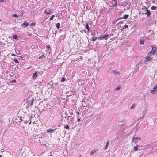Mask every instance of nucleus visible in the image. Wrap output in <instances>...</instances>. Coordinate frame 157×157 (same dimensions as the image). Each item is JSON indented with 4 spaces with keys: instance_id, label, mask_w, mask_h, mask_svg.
<instances>
[{
    "instance_id": "1",
    "label": "nucleus",
    "mask_w": 157,
    "mask_h": 157,
    "mask_svg": "<svg viewBox=\"0 0 157 157\" xmlns=\"http://www.w3.org/2000/svg\"><path fill=\"white\" fill-rule=\"evenodd\" d=\"M35 101V99L34 98H33L31 100H29L28 99L27 101V103L28 104V105L29 106H30L32 105L33 103Z\"/></svg>"
},
{
    "instance_id": "2",
    "label": "nucleus",
    "mask_w": 157,
    "mask_h": 157,
    "mask_svg": "<svg viewBox=\"0 0 157 157\" xmlns=\"http://www.w3.org/2000/svg\"><path fill=\"white\" fill-rule=\"evenodd\" d=\"M52 12V10L49 8H47L45 10V13L46 14L48 15L50 14Z\"/></svg>"
},
{
    "instance_id": "3",
    "label": "nucleus",
    "mask_w": 157,
    "mask_h": 157,
    "mask_svg": "<svg viewBox=\"0 0 157 157\" xmlns=\"http://www.w3.org/2000/svg\"><path fill=\"white\" fill-rule=\"evenodd\" d=\"M145 12L143 13V14H145V15H146L147 17H150L151 14V13L150 12V11L149 10H148L146 7L145 8Z\"/></svg>"
},
{
    "instance_id": "4",
    "label": "nucleus",
    "mask_w": 157,
    "mask_h": 157,
    "mask_svg": "<svg viewBox=\"0 0 157 157\" xmlns=\"http://www.w3.org/2000/svg\"><path fill=\"white\" fill-rule=\"evenodd\" d=\"M117 2L116 0H112L111 2V3L112 4V5L111 6H116L117 5Z\"/></svg>"
},
{
    "instance_id": "5",
    "label": "nucleus",
    "mask_w": 157,
    "mask_h": 157,
    "mask_svg": "<svg viewBox=\"0 0 157 157\" xmlns=\"http://www.w3.org/2000/svg\"><path fill=\"white\" fill-rule=\"evenodd\" d=\"M155 93H157V86L154 87L153 90H151V93L154 94Z\"/></svg>"
},
{
    "instance_id": "6",
    "label": "nucleus",
    "mask_w": 157,
    "mask_h": 157,
    "mask_svg": "<svg viewBox=\"0 0 157 157\" xmlns=\"http://www.w3.org/2000/svg\"><path fill=\"white\" fill-rule=\"evenodd\" d=\"M109 37L108 35H105L102 36H100V39L102 40V39H104L105 40L108 39V38Z\"/></svg>"
},
{
    "instance_id": "7",
    "label": "nucleus",
    "mask_w": 157,
    "mask_h": 157,
    "mask_svg": "<svg viewBox=\"0 0 157 157\" xmlns=\"http://www.w3.org/2000/svg\"><path fill=\"white\" fill-rule=\"evenodd\" d=\"M152 58L151 57V56H147L145 57V59L146 62H148L151 60Z\"/></svg>"
},
{
    "instance_id": "8",
    "label": "nucleus",
    "mask_w": 157,
    "mask_h": 157,
    "mask_svg": "<svg viewBox=\"0 0 157 157\" xmlns=\"http://www.w3.org/2000/svg\"><path fill=\"white\" fill-rule=\"evenodd\" d=\"M29 25V23L28 22H27L25 21L24 23L22 24L21 25V26L22 27H26L28 26Z\"/></svg>"
},
{
    "instance_id": "9",
    "label": "nucleus",
    "mask_w": 157,
    "mask_h": 157,
    "mask_svg": "<svg viewBox=\"0 0 157 157\" xmlns=\"http://www.w3.org/2000/svg\"><path fill=\"white\" fill-rule=\"evenodd\" d=\"M155 54V53L152 51H151L149 52L147 54V55L148 56H151L152 55H154Z\"/></svg>"
},
{
    "instance_id": "10",
    "label": "nucleus",
    "mask_w": 157,
    "mask_h": 157,
    "mask_svg": "<svg viewBox=\"0 0 157 157\" xmlns=\"http://www.w3.org/2000/svg\"><path fill=\"white\" fill-rule=\"evenodd\" d=\"M151 47L152 48V50L151 51H152L153 52H154L155 53L156 51V46H154V45H151Z\"/></svg>"
},
{
    "instance_id": "11",
    "label": "nucleus",
    "mask_w": 157,
    "mask_h": 157,
    "mask_svg": "<svg viewBox=\"0 0 157 157\" xmlns=\"http://www.w3.org/2000/svg\"><path fill=\"white\" fill-rule=\"evenodd\" d=\"M37 76V72L36 71L33 74L32 78H36Z\"/></svg>"
},
{
    "instance_id": "12",
    "label": "nucleus",
    "mask_w": 157,
    "mask_h": 157,
    "mask_svg": "<svg viewBox=\"0 0 157 157\" xmlns=\"http://www.w3.org/2000/svg\"><path fill=\"white\" fill-rule=\"evenodd\" d=\"M129 15H128L126 14L124 15L123 16V17L122 18L126 19H127Z\"/></svg>"
},
{
    "instance_id": "13",
    "label": "nucleus",
    "mask_w": 157,
    "mask_h": 157,
    "mask_svg": "<svg viewBox=\"0 0 157 157\" xmlns=\"http://www.w3.org/2000/svg\"><path fill=\"white\" fill-rule=\"evenodd\" d=\"M96 152V150L95 149H94L90 153V155H91L95 153Z\"/></svg>"
},
{
    "instance_id": "14",
    "label": "nucleus",
    "mask_w": 157,
    "mask_h": 157,
    "mask_svg": "<svg viewBox=\"0 0 157 157\" xmlns=\"http://www.w3.org/2000/svg\"><path fill=\"white\" fill-rule=\"evenodd\" d=\"M60 24L59 23H57L56 25V27H57V29H59V28H60Z\"/></svg>"
},
{
    "instance_id": "15",
    "label": "nucleus",
    "mask_w": 157,
    "mask_h": 157,
    "mask_svg": "<svg viewBox=\"0 0 157 157\" xmlns=\"http://www.w3.org/2000/svg\"><path fill=\"white\" fill-rule=\"evenodd\" d=\"M54 131V130L52 129H49L47 130V132H50L51 133H52Z\"/></svg>"
},
{
    "instance_id": "16",
    "label": "nucleus",
    "mask_w": 157,
    "mask_h": 157,
    "mask_svg": "<svg viewBox=\"0 0 157 157\" xmlns=\"http://www.w3.org/2000/svg\"><path fill=\"white\" fill-rule=\"evenodd\" d=\"M13 38H14L15 39H17L18 38V36L17 35L15 34V35H13Z\"/></svg>"
},
{
    "instance_id": "17",
    "label": "nucleus",
    "mask_w": 157,
    "mask_h": 157,
    "mask_svg": "<svg viewBox=\"0 0 157 157\" xmlns=\"http://www.w3.org/2000/svg\"><path fill=\"white\" fill-rule=\"evenodd\" d=\"M144 40H140V44L141 45H143L144 43Z\"/></svg>"
},
{
    "instance_id": "18",
    "label": "nucleus",
    "mask_w": 157,
    "mask_h": 157,
    "mask_svg": "<svg viewBox=\"0 0 157 157\" xmlns=\"http://www.w3.org/2000/svg\"><path fill=\"white\" fill-rule=\"evenodd\" d=\"M86 29L89 32V26L88 25V24L87 23H86Z\"/></svg>"
},
{
    "instance_id": "19",
    "label": "nucleus",
    "mask_w": 157,
    "mask_h": 157,
    "mask_svg": "<svg viewBox=\"0 0 157 157\" xmlns=\"http://www.w3.org/2000/svg\"><path fill=\"white\" fill-rule=\"evenodd\" d=\"M109 144V141H108L107 142V143L106 144V146H105V149H106L107 148V147L108 146Z\"/></svg>"
},
{
    "instance_id": "20",
    "label": "nucleus",
    "mask_w": 157,
    "mask_h": 157,
    "mask_svg": "<svg viewBox=\"0 0 157 157\" xmlns=\"http://www.w3.org/2000/svg\"><path fill=\"white\" fill-rule=\"evenodd\" d=\"M137 139L140 140L141 138L140 137H136L133 138V140H137Z\"/></svg>"
},
{
    "instance_id": "21",
    "label": "nucleus",
    "mask_w": 157,
    "mask_h": 157,
    "mask_svg": "<svg viewBox=\"0 0 157 157\" xmlns=\"http://www.w3.org/2000/svg\"><path fill=\"white\" fill-rule=\"evenodd\" d=\"M55 17V15H52L51 17L49 19V21L52 20L53 19L54 17Z\"/></svg>"
},
{
    "instance_id": "22",
    "label": "nucleus",
    "mask_w": 157,
    "mask_h": 157,
    "mask_svg": "<svg viewBox=\"0 0 157 157\" xmlns=\"http://www.w3.org/2000/svg\"><path fill=\"white\" fill-rule=\"evenodd\" d=\"M138 146L137 145V146L134 147L133 149L135 151H136L138 149V148L137 147Z\"/></svg>"
},
{
    "instance_id": "23",
    "label": "nucleus",
    "mask_w": 157,
    "mask_h": 157,
    "mask_svg": "<svg viewBox=\"0 0 157 157\" xmlns=\"http://www.w3.org/2000/svg\"><path fill=\"white\" fill-rule=\"evenodd\" d=\"M97 37H92V40L93 41H94L97 40Z\"/></svg>"
},
{
    "instance_id": "24",
    "label": "nucleus",
    "mask_w": 157,
    "mask_h": 157,
    "mask_svg": "<svg viewBox=\"0 0 157 157\" xmlns=\"http://www.w3.org/2000/svg\"><path fill=\"white\" fill-rule=\"evenodd\" d=\"M117 20H113L112 22V24H115V23H116L117 22Z\"/></svg>"
},
{
    "instance_id": "25",
    "label": "nucleus",
    "mask_w": 157,
    "mask_h": 157,
    "mask_svg": "<svg viewBox=\"0 0 157 157\" xmlns=\"http://www.w3.org/2000/svg\"><path fill=\"white\" fill-rule=\"evenodd\" d=\"M35 24L36 23H35L33 22L31 24L30 26L34 27L35 26Z\"/></svg>"
},
{
    "instance_id": "26",
    "label": "nucleus",
    "mask_w": 157,
    "mask_h": 157,
    "mask_svg": "<svg viewBox=\"0 0 157 157\" xmlns=\"http://www.w3.org/2000/svg\"><path fill=\"white\" fill-rule=\"evenodd\" d=\"M136 106V105L135 104H133L132 105V106L130 107V109H131L133 108H134Z\"/></svg>"
},
{
    "instance_id": "27",
    "label": "nucleus",
    "mask_w": 157,
    "mask_h": 157,
    "mask_svg": "<svg viewBox=\"0 0 157 157\" xmlns=\"http://www.w3.org/2000/svg\"><path fill=\"white\" fill-rule=\"evenodd\" d=\"M156 7L155 6H152L151 7V9L152 10H155V9H156Z\"/></svg>"
},
{
    "instance_id": "28",
    "label": "nucleus",
    "mask_w": 157,
    "mask_h": 157,
    "mask_svg": "<svg viewBox=\"0 0 157 157\" xmlns=\"http://www.w3.org/2000/svg\"><path fill=\"white\" fill-rule=\"evenodd\" d=\"M44 57V55H42L40 56L39 57V59H41V58H43Z\"/></svg>"
},
{
    "instance_id": "29",
    "label": "nucleus",
    "mask_w": 157,
    "mask_h": 157,
    "mask_svg": "<svg viewBox=\"0 0 157 157\" xmlns=\"http://www.w3.org/2000/svg\"><path fill=\"white\" fill-rule=\"evenodd\" d=\"M65 128L66 129L68 130L69 129V126H68V125H67L65 127Z\"/></svg>"
},
{
    "instance_id": "30",
    "label": "nucleus",
    "mask_w": 157,
    "mask_h": 157,
    "mask_svg": "<svg viewBox=\"0 0 157 157\" xmlns=\"http://www.w3.org/2000/svg\"><path fill=\"white\" fill-rule=\"evenodd\" d=\"M65 78L64 77H63L61 80V81L62 82H64L65 80Z\"/></svg>"
},
{
    "instance_id": "31",
    "label": "nucleus",
    "mask_w": 157,
    "mask_h": 157,
    "mask_svg": "<svg viewBox=\"0 0 157 157\" xmlns=\"http://www.w3.org/2000/svg\"><path fill=\"white\" fill-rule=\"evenodd\" d=\"M14 61L16 63H18L19 61L17 59H14Z\"/></svg>"
},
{
    "instance_id": "32",
    "label": "nucleus",
    "mask_w": 157,
    "mask_h": 157,
    "mask_svg": "<svg viewBox=\"0 0 157 157\" xmlns=\"http://www.w3.org/2000/svg\"><path fill=\"white\" fill-rule=\"evenodd\" d=\"M120 88L121 87L120 86H118L115 89L117 90H119L120 89Z\"/></svg>"
},
{
    "instance_id": "33",
    "label": "nucleus",
    "mask_w": 157,
    "mask_h": 157,
    "mask_svg": "<svg viewBox=\"0 0 157 157\" xmlns=\"http://www.w3.org/2000/svg\"><path fill=\"white\" fill-rule=\"evenodd\" d=\"M128 25H125L122 28V29H126V28H128Z\"/></svg>"
},
{
    "instance_id": "34",
    "label": "nucleus",
    "mask_w": 157,
    "mask_h": 157,
    "mask_svg": "<svg viewBox=\"0 0 157 157\" xmlns=\"http://www.w3.org/2000/svg\"><path fill=\"white\" fill-rule=\"evenodd\" d=\"M11 82H13V83H15V82H16V80H12V81H11Z\"/></svg>"
},
{
    "instance_id": "35",
    "label": "nucleus",
    "mask_w": 157,
    "mask_h": 157,
    "mask_svg": "<svg viewBox=\"0 0 157 157\" xmlns=\"http://www.w3.org/2000/svg\"><path fill=\"white\" fill-rule=\"evenodd\" d=\"M116 73H117V72H116V71L115 70H113L112 71V73H113L114 74H115Z\"/></svg>"
},
{
    "instance_id": "36",
    "label": "nucleus",
    "mask_w": 157,
    "mask_h": 157,
    "mask_svg": "<svg viewBox=\"0 0 157 157\" xmlns=\"http://www.w3.org/2000/svg\"><path fill=\"white\" fill-rule=\"evenodd\" d=\"M14 17H18V16L16 14H14L13 16Z\"/></svg>"
},
{
    "instance_id": "37",
    "label": "nucleus",
    "mask_w": 157,
    "mask_h": 157,
    "mask_svg": "<svg viewBox=\"0 0 157 157\" xmlns=\"http://www.w3.org/2000/svg\"><path fill=\"white\" fill-rule=\"evenodd\" d=\"M20 13L21 14H20V15H21V16H23V11H22V12H21Z\"/></svg>"
},
{
    "instance_id": "38",
    "label": "nucleus",
    "mask_w": 157,
    "mask_h": 157,
    "mask_svg": "<svg viewBox=\"0 0 157 157\" xmlns=\"http://www.w3.org/2000/svg\"><path fill=\"white\" fill-rule=\"evenodd\" d=\"M46 47L48 49H49L50 48V46L49 45L47 46Z\"/></svg>"
},
{
    "instance_id": "39",
    "label": "nucleus",
    "mask_w": 157,
    "mask_h": 157,
    "mask_svg": "<svg viewBox=\"0 0 157 157\" xmlns=\"http://www.w3.org/2000/svg\"><path fill=\"white\" fill-rule=\"evenodd\" d=\"M11 56H16V55L15 54H12Z\"/></svg>"
},
{
    "instance_id": "40",
    "label": "nucleus",
    "mask_w": 157,
    "mask_h": 157,
    "mask_svg": "<svg viewBox=\"0 0 157 157\" xmlns=\"http://www.w3.org/2000/svg\"><path fill=\"white\" fill-rule=\"evenodd\" d=\"M28 35H29V36H32V33H28Z\"/></svg>"
},
{
    "instance_id": "41",
    "label": "nucleus",
    "mask_w": 157,
    "mask_h": 157,
    "mask_svg": "<svg viewBox=\"0 0 157 157\" xmlns=\"http://www.w3.org/2000/svg\"><path fill=\"white\" fill-rule=\"evenodd\" d=\"M0 2H4V0H0Z\"/></svg>"
},
{
    "instance_id": "42",
    "label": "nucleus",
    "mask_w": 157,
    "mask_h": 157,
    "mask_svg": "<svg viewBox=\"0 0 157 157\" xmlns=\"http://www.w3.org/2000/svg\"><path fill=\"white\" fill-rule=\"evenodd\" d=\"M133 140L134 141V140ZM135 140L134 142L135 143H136V142H138V141H137V140Z\"/></svg>"
},
{
    "instance_id": "43",
    "label": "nucleus",
    "mask_w": 157,
    "mask_h": 157,
    "mask_svg": "<svg viewBox=\"0 0 157 157\" xmlns=\"http://www.w3.org/2000/svg\"><path fill=\"white\" fill-rule=\"evenodd\" d=\"M80 119H79H79H77V121H78V122L79 121H80Z\"/></svg>"
},
{
    "instance_id": "44",
    "label": "nucleus",
    "mask_w": 157,
    "mask_h": 157,
    "mask_svg": "<svg viewBox=\"0 0 157 157\" xmlns=\"http://www.w3.org/2000/svg\"><path fill=\"white\" fill-rule=\"evenodd\" d=\"M76 113H77L78 114H79V112H78V111H77V112H76Z\"/></svg>"
},
{
    "instance_id": "45",
    "label": "nucleus",
    "mask_w": 157,
    "mask_h": 157,
    "mask_svg": "<svg viewBox=\"0 0 157 157\" xmlns=\"http://www.w3.org/2000/svg\"><path fill=\"white\" fill-rule=\"evenodd\" d=\"M0 157H2V156L0 155Z\"/></svg>"
},
{
    "instance_id": "46",
    "label": "nucleus",
    "mask_w": 157,
    "mask_h": 157,
    "mask_svg": "<svg viewBox=\"0 0 157 157\" xmlns=\"http://www.w3.org/2000/svg\"><path fill=\"white\" fill-rule=\"evenodd\" d=\"M31 122L30 121V122L29 123V124H31Z\"/></svg>"
},
{
    "instance_id": "47",
    "label": "nucleus",
    "mask_w": 157,
    "mask_h": 157,
    "mask_svg": "<svg viewBox=\"0 0 157 157\" xmlns=\"http://www.w3.org/2000/svg\"><path fill=\"white\" fill-rule=\"evenodd\" d=\"M1 21V20H0V21Z\"/></svg>"
}]
</instances>
